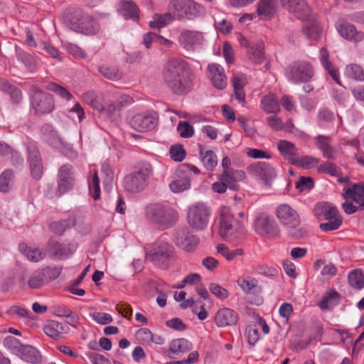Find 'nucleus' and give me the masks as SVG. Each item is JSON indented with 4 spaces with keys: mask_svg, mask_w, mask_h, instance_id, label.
I'll list each match as a JSON object with an SVG mask.
<instances>
[{
    "mask_svg": "<svg viewBox=\"0 0 364 364\" xmlns=\"http://www.w3.org/2000/svg\"><path fill=\"white\" fill-rule=\"evenodd\" d=\"M28 160L29 164L41 161L39 151L34 144L28 146Z\"/></svg>",
    "mask_w": 364,
    "mask_h": 364,
    "instance_id": "nucleus-64",
    "label": "nucleus"
},
{
    "mask_svg": "<svg viewBox=\"0 0 364 364\" xmlns=\"http://www.w3.org/2000/svg\"><path fill=\"white\" fill-rule=\"evenodd\" d=\"M132 102V98L129 95L116 92L112 95L111 99L104 109L112 115L119 112L124 105H129Z\"/></svg>",
    "mask_w": 364,
    "mask_h": 364,
    "instance_id": "nucleus-23",
    "label": "nucleus"
},
{
    "mask_svg": "<svg viewBox=\"0 0 364 364\" xmlns=\"http://www.w3.org/2000/svg\"><path fill=\"white\" fill-rule=\"evenodd\" d=\"M247 172L252 177L261 179L267 186L276 177L274 167L266 162H255L247 168Z\"/></svg>",
    "mask_w": 364,
    "mask_h": 364,
    "instance_id": "nucleus-10",
    "label": "nucleus"
},
{
    "mask_svg": "<svg viewBox=\"0 0 364 364\" xmlns=\"http://www.w3.org/2000/svg\"><path fill=\"white\" fill-rule=\"evenodd\" d=\"M263 50L264 46L262 43L251 44L247 51L250 60L255 64L262 63L264 59Z\"/></svg>",
    "mask_w": 364,
    "mask_h": 364,
    "instance_id": "nucleus-40",
    "label": "nucleus"
},
{
    "mask_svg": "<svg viewBox=\"0 0 364 364\" xmlns=\"http://www.w3.org/2000/svg\"><path fill=\"white\" fill-rule=\"evenodd\" d=\"M70 28L77 33L93 35L99 32L100 26L92 16L83 15L77 20L70 21Z\"/></svg>",
    "mask_w": 364,
    "mask_h": 364,
    "instance_id": "nucleus-17",
    "label": "nucleus"
},
{
    "mask_svg": "<svg viewBox=\"0 0 364 364\" xmlns=\"http://www.w3.org/2000/svg\"><path fill=\"white\" fill-rule=\"evenodd\" d=\"M175 240L176 245L186 252L193 251L199 243L197 237L182 230L176 232Z\"/></svg>",
    "mask_w": 364,
    "mask_h": 364,
    "instance_id": "nucleus-21",
    "label": "nucleus"
},
{
    "mask_svg": "<svg viewBox=\"0 0 364 364\" xmlns=\"http://www.w3.org/2000/svg\"><path fill=\"white\" fill-rule=\"evenodd\" d=\"M11 154L14 164H21L23 159L17 151H13L11 148L5 142L0 141V156Z\"/></svg>",
    "mask_w": 364,
    "mask_h": 364,
    "instance_id": "nucleus-53",
    "label": "nucleus"
},
{
    "mask_svg": "<svg viewBox=\"0 0 364 364\" xmlns=\"http://www.w3.org/2000/svg\"><path fill=\"white\" fill-rule=\"evenodd\" d=\"M48 88L50 90L55 92L59 97L66 100L67 101L70 100L72 98H73L72 94L68 90H67L65 87H62L61 85H58L56 83L50 84L48 85Z\"/></svg>",
    "mask_w": 364,
    "mask_h": 364,
    "instance_id": "nucleus-56",
    "label": "nucleus"
},
{
    "mask_svg": "<svg viewBox=\"0 0 364 364\" xmlns=\"http://www.w3.org/2000/svg\"><path fill=\"white\" fill-rule=\"evenodd\" d=\"M237 284L243 290L247 293L254 290L257 286V281L252 277H240L237 279Z\"/></svg>",
    "mask_w": 364,
    "mask_h": 364,
    "instance_id": "nucleus-54",
    "label": "nucleus"
},
{
    "mask_svg": "<svg viewBox=\"0 0 364 364\" xmlns=\"http://www.w3.org/2000/svg\"><path fill=\"white\" fill-rule=\"evenodd\" d=\"M192 349V344L186 338H177L171 341L169 343V353L173 355H179L183 354Z\"/></svg>",
    "mask_w": 364,
    "mask_h": 364,
    "instance_id": "nucleus-33",
    "label": "nucleus"
},
{
    "mask_svg": "<svg viewBox=\"0 0 364 364\" xmlns=\"http://www.w3.org/2000/svg\"><path fill=\"white\" fill-rule=\"evenodd\" d=\"M188 223L194 229L203 230L205 228V205L196 203L189 207Z\"/></svg>",
    "mask_w": 364,
    "mask_h": 364,
    "instance_id": "nucleus-19",
    "label": "nucleus"
},
{
    "mask_svg": "<svg viewBox=\"0 0 364 364\" xmlns=\"http://www.w3.org/2000/svg\"><path fill=\"white\" fill-rule=\"evenodd\" d=\"M202 276L198 273H191L183 278V283L193 287L201 299H205V289L202 285Z\"/></svg>",
    "mask_w": 364,
    "mask_h": 364,
    "instance_id": "nucleus-36",
    "label": "nucleus"
},
{
    "mask_svg": "<svg viewBox=\"0 0 364 364\" xmlns=\"http://www.w3.org/2000/svg\"><path fill=\"white\" fill-rule=\"evenodd\" d=\"M343 191L346 199L353 200L364 209V183H353L344 188Z\"/></svg>",
    "mask_w": 364,
    "mask_h": 364,
    "instance_id": "nucleus-24",
    "label": "nucleus"
},
{
    "mask_svg": "<svg viewBox=\"0 0 364 364\" xmlns=\"http://www.w3.org/2000/svg\"><path fill=\"white\" fill-rule=\"evenodd\" d=\"M173 19L174 16L169 12L164 14H156L153 20L149 22V27L159 29L169 24Z\"/></svg>",
    "mask_w": 364,
    "mask_h": 364,
    "instance_id": "nucleus-42",
    "label": "nucleus"
},
{
    "mask_svg": "<svg viewBox=\"0 0 364 364\" xmlns=\"http://www.w3.org/2000/svg\"><path fill=\"white\" fill-rule=\"evenodd\" d=\"M245 232V227L241 222L235 219L230 208L223 206L220 209V229L221 237L228 241L239 239Z\"/></svg>",
    "mask_w": 364,
    "mask_h": 364,
    "instance_id": "nucleus-3",
    "label": "nucleus"
},
{
    "mask_svg": "<svg viewBox=\"0 0 364 364\" xmlns=\"http://www.w3.org/2000/svg\"><path fill=\"white\" fill-rule=\"evenodd\" d=\"M315 214L319 220H326L319 227L323 232L336 230L340 228L343 218L337 208L331 203H319L315 205Z\"/></svg>",
    "mask_w": 364,
    "mask_h": 364,
    "instance_id": "nucleus-4",
    "label": "nucleus"
},
{
    "mask_svg": "<svg viewBox=\"0 0 364 364\" xmlns=\"http://www.w3.org/2000/svg\"><path fill=\"white\" fill-rule=\"evenodd\" d=\"M92 319L99 324L106 325L112 323V316L104 312H93L90 314Z\"/></svg>",
    "mask_w": 364,
    "mask_h": 364,
    "instance_id": "nucleus-61",
    "label": "nucleus"
},
{
    "mask_svg": "<svg viewBox=\"0 0 364 364\" xmlns=\"http://www.w3.org/2000/svg\"><path fill=\"white\" fill-rule=\"evenodd\" d=\"M121 12L127 18H132L133 19H138V8L136 5L132 1H127L122 4Z\"/></svg>",
    "mask_w": 364,
    "mask_h": 364,
    "instance_id": "nucleus-50",
    "label": "nucleus"
},
{
    "mask_svg": "<svg viewBox=\"0 0 364 364\" xmlns=\"http://www.w3.org/2000/svg\"><path fill=\"white\" fill-rule=\"evenodd\" d=\"M238 320L237 314L230 308L219 309L215 316V322L218 327L235 325Z\"/></svg>",
    "mask_w": 364,
    "mask_h": 364,
    "instance_id": "nucleus-22",
    "label": "nucleus"
},
{
    "mask_svg": "<svg viewBox=\"0 0 364 364\" xmlns=\"http://www.w3.org/2000/svg\"><path fill=\"white\" fill-rule=\"evenodd\" d=\"M276 11L275 0H259L257 12L261 19L271 17Z\"/></svg>",
    "mask_w": 364,
    "mask_h": 364,
    "instance_id": "nucleus-34",
    "label": "nucleus"
},
{
    "mask_svg": "<svg viewBox=\"0 0 364 364\" xmlns=\"http://www.w3.org/2000/svg\"><path fill=\"white\" fill-rule=\"evenodd\" d=\"M319 162V159L311 156H298L293 161V165L301 167L303 168H312Z\"/></svg>",
    "mask_w": 364,
    "mask_h": 364,
    "instance_id": "nucleus-44",
    "label": "nucleus"
},
{
    "mask_svg": "<svg viewBox=\"0 0 364 364\" xmlns=\"http://www.w3.org/2000/svg\"><path fill=\"white\" fill-rule=\"evenodd\" d=\"M174 255V247L164 240H157L146 250V257L160 268H167Z\"/></svg>",
    "mask_w": 364,
    "mask_h": 364,
    "instance_id": "nucleus-6",
    "label": "nucleus"
},
{
    "mask_svg": "<svg viewBox=\"0 0 364 364\" xmlns=\"http://www.w3.org/2000/svg\"><path fill=\"white\" fill-rule=\"evenodd\" d=\"M255 232L262 236H277L279 232V226L272 217L261 213L255 219L254 223Z\"/></svg>",
    "mask_w": 364,
    "mask_h": 364,
    "instance_id": "nucleus-11",
    "label": "nucleus"
},
{
    "mask_svg": "<svg viewBox=\"0 0 364 364\" xmlns=\"http://www.w3.org/2000/svg\"><path fill=\"white\" fill-rule=\"evenodd\" d=\"M98 70L103 77L109 80L117 81L120 80L122 76L119 69L114 66L102 65L99 67Z\"/></svg>",
    "mask_w": 364,
    "mask_h": 364,
    "instance_id": "nucleus-46",
    "label": "nucleus"
},
{
    "mask_svg": "<svg viewBox=\"0 0 364 364\" xmlns=\"http://www.w3.org/2000/svg\"><path fill=\"white\" fill-rule=\"evenodd\" d=\"M75 185L74 170L71 165L65 164L60 167L58 174V192L64 194Z\"/></svg>",
    "mask_w": 364,
    "mask_h": 364,
    "instance_id": "nucleus-16",
    "label": "nucleus"
},
{
    "mask_svg": "<svg viewBox=\"0 0 364 364\" xmlns=\"http://www.w3.org/2000/svg\"><path fill=\"white\" fill-rule=\"evenodd\" d=\"M191 177L188 169L185 164H182L176 170L173 179L169 183L170 190L174 193H179L191 188Z\"/></svg>",
    "mask_w": 364,
    "mask_h": 364,
    "instance_id": "nucleus-12",
    "label": "nucleus"
},
{
    "mask_svg": "<svg viewBox=\"0 0 364 364\" xmlns=\"http://www.w3.org/2000/svg\"><path fill=\"white\" fill-rule=\"evenodd\" d=\"M276 216L282 224L291 228H296L300 224L299 213L287 203H282L277 206Z\"/></svg>",
    "mask_w": 364,
    "mask_h": 364,
    "instance_id": "nucleus-15",
    "label": "nucleus"
},
{
    "mask_svg": "<svg viewBox=\"0 0 364 364\" xmlns=\"http://www.w3.org/2000/svg\"><path fill=\"white\" fill-rule=\"evenodd\" d=\"M174 18H191L199 12L200 6L193 0H173L170 4Z\"/></svg>",
    "mask_w": 364,
    "mask_h": 364,
    "instance_id": "nucleus-8",
    "label": "nucleus"
},
{
    "mask_svg": "<svg viewBox=\"0 0 364 364\" xmlns=\"http://www.w3.org/2000/svg\"><path fill=\"white\" fill-rule=\"evenodd\" d=\"M320 173H328L331 176H337L338 173V168L335 164L329 161H326L321 164L317 169Z\"/></svg>",
    "mask_w": 364,
    "mask_h": 364,
    "instance_id": "nucleus-63",
    "label": "nucleus"
},
{
    "mask_svg": "<svg viewBox=\"0 0 364 364\" xmlns=\"http://www.w3.org/2000/svg\"><path fill=\"white\" fill-rule=\"evenodd\" d=\"M171 158L175 161H181L186 156V151L181 145L176 144L171 147L169 151Z\"/></svg>",
    "mask_w": 364,
    "mask_h": 364,
    "instance_id": "nucleus-59",
    "label": "nucleus"
},
{
    "mask_svg": "<svg viewBox=\"0 0 364 364\" xmlns=\"http://www.w3.org/2000/svg\"><path fill=\"white\" fill-rule=\"evenodd\" d=\"M329 58V52L325 48H322L319 51V59L323 67L338 85H341L338 71L333 67Z\"/></svg>",
    "mask_w": 364,
    "mask_h": 364,
    "instance_id": "nucleus-29",
    "label": "nucleus"
},
{
    "mask_svg": "<svg viewBox=\"0 0 364 364\" xmlns=\"http://www.w3.org/2000/svg\"><path fill=\"white\" fill-rule=\"evenodd\" d=\"M69 331V328L58 321H50L43 327L44 333L55 339L60 338L63 333H67Z\"/></svg>",
    "mask_w": 364,
    "mask_h": 364,
    "instance_id": "nucleus-30",
    "label": "nucleus"
},
{
    "mask_svg": "<svg viewBox=\"0 0 364 364\" xmlns=\"http://www.w3.org/2000/svg\"><path fill=\"white\" fill-rule=\"evenodd\" d=\"M236 100L242 105L245 102L244 87L247 83V77L242 73H235L231 79Z\"/></svg>",
    "mask_w": 364,
    "mask_h": 364,
    "instance_id": "nucleus-26",
    "label": "nucleus"
},
{
    "mask_svg": "<svg viewBox=\"0 0 364 364\" xmlns=\"http://www.w3.org/2000/svg\"><path fill=\"white\" fill-rule=\"evenodd\" d=\"M145 218L157 228L166 230L178 222L179 214L173 208L161 203H153L146 207Z\"/></svg>",
    "mask_w": 364,
    "mask_h": 364,
    "instance_id": "nucleus-2",
    "label": "nucleus"
},
{
    "mask_svg": "<svg viewBox=\"0 0 364 364\" xmlns=\"http://www.w3.org/2000/svg\"><path fill=\"white\" fill-rule=\"evenodd\" d=\"M82 100L92 107L100 109H102V106L97 100V95L92 91H88L82 95Z\"/></svg>",
    "mask_w": 364,
    "mask_h": 364,
    "instance_id": "nucleus-57",
    "label": "nucleus"
},
{
    "mask_svg": "<svg viewBox=\"0 0 364 364\" xmlns=\"http://www.w3.org/2000/svg\"><path fill=\"white\" fill-rule=\"evenodd\" d=\"M304 32L309 39L316 41L321 35V29L314 21H308L304 27Z\"/></svg>",
    "mask_w": 364,
    "mask_h": 364,
    "instance_id": "nucleus-48",
    "label": "nucleus"
},
{
    "mask_svg": "<svg viewBox=\"0 0 364 364\" xmlns=\"http://www.w3.org/2000/svg\"><path fill=\"white\" fill-rule=\"evenodd\" d=\"M290 80L294 82H305L309 81L314 75L311 65L305 61L294 63L287 70Z\"/></svg>",
    "mask_w": 364,
    "mask_h": 364,
    "instance_id": "nucleus-9",
    "label": "nucleus"
},
{
    "mask_svg": "<svg viewBox=\"0 0 364 364\" xmlns=\"http://www.w3.org/2000/svg\"><path fill=\"white\" fill-rule=\"evenodd\" d=\"M166 87L173 94L188 92L193 84V75L188 64L180 58H172L164 65L161 73Z\"/></svg>",
    "mask_w": 364,
    "mask_h": 364,
    "instance_id": "nucleus-1",
    "label": "nucleus"
},
{
    "mask_svg": "<svg viewBox=\"0 0 364 364\" xmlns=\"http://www.w3.org/2000/svg\"><path fill=\"white\" fill-rule=\"evenodd\" d=\"M31 105L38 114H48L55 108L52 95L39 90H36L33 93Z\"/></svg>",
    "mask_w": 364,
    "mask_h": 364,
    "instance_id": "nucleus-13",
    "label": "nucleus"
},
{
    "mask_svg": "<svg viewBox=\"0 0 364 364\" xmlns=\"http://www.w3.org/2000/svg\"><path fill=\"white\" fill-rule=\"evenodd\" d=\"M339 299V294L334 290H330L323 296L318 303V306L322 310H331L338 304Z\"/></svg>",
    "mask_w": 364,
    "mask_h": 364,
    "instance_id": "nucleus-38",
    "label": "nucleus"
},
{
    "mask_svg": "<svg viewBox=\"0 0 364 364\" xmlns=\"http://www.w3.org/2000/svg\"><path fill=\"white\" fill-rule=\"evenodd\" d=\"M260 107L267 114H277L280 112V104L274 94L269 93L262 97Z\"/></svg>",
    "mask_w": 364,
    "mask_h": 364,
    "instance_id": "nucleus-28",
    "label": "nucleus"
},
{
    "mask_svg": "<svg viewBox=\"0 0 364 364\" xmlns=\"http://www.w3.org/2000/svg\"><path fill=\"white\" fill-rule=\"evenodd\" d=\"M89 191L92 198L95 200L100 198V179L96 171H95L92 179L89 182Z\"/></svg>",
    "mask_w": 364,
    "mask_h": 364,
    "instance_id": "nucleus-52",
    "label": "nucleus"
},
{
    "mask_svg": "<svg viewBox=\"0 0 364 364\" xmlns=\"http://www.w3.org/2000/svg\"><path fill=\"white\" fill-rule=\"evenodd\" d=\"M177 131L183 138H189L194 132L193 127L187 122H180L177 126Z\"/></svg>",
    "mask_w": 364,
    "mask_h": 364,
    "instance_id": "nucleus-58",
    "label": "nucleus"
},
{
    "mask_svg": "<svg viewBox=\"0 0 364 364\" xmlns=\"http://www.w3.org/2000/svg\"><path fill=\"white\" fill-rule=\"evenodd\" d=\"M62 268L59 267H47L41 269L46 283L58 278L61 273Z\"/></svg>",
    "mask_w": 364,
    "mask_h": 364,
    "instance_id": "nucleus-55",
    "label": "nucleus"
},
{
    "mask_svg": "<svg viewBox=\"0 0 364 364\" xmlns=\"http://www.w3.org/2000/svg\"><path fill=\"white\" fill-rule=\"evenodd\" d=\"M158 121V114L153 110L134 114L129 119L132 128L139 132L151 131L155 128Z\"/></svg>",
    "mask_w": 364,
    "mask_h": 364,
    "instance_id": "nucleus-7",
    "label": "nucleus"
},
{
    "mask_svg": "<svg viewBox=\"0 0 364 364\" xmlns=\"http://www.w3.org/2000/svg\"><path fill=\"white\" fill-rule=\"evenodd\" d=\"M18 352V356L26 362L35 363L39 360L38 352L31 346H21Z\"/></svg>",
    "mask_w": 364,
    "mask_h": 364,
    "instance_id": "nucleus-41",
    "label": "nucleus"
},
{
    "mask_svg": "<svg viewBox=\"0 0 364 364\" xmlns=\"http://www.w3.org/2000/svg\"><path fill=\"white\" fill-rule=\"evenodd\" d=\"M296 188L300 192L308 191L314 186V182L311 178L302 176L296 183Z\"/></svg>",
    "mask_w": 364,
    "mask_h": 364,
    "instance_id": "nucleus-60",
    "label": "nucleus"
},
{
    "mask_svg": "<svg viewBox=\"0 0 364 364\" xmlns=\"http://www.w3.org/2000/svg\"><path fill=\"white\" fill-rule=\"evenodd\" d=\"M217 252L224 257L228 261H232L236 257L243 255V250L237 248L230 250L225 245L220 244L217 246Z\"/></svg>",
    "mask_w": 364,
    "mask_h": 364,
    "instance_id": "nucleus-43",
    "label": "nucleus"
},
{
    "mask_svg": "<svg viewBox=\"0 0 364 364\" xmlns=\"http://www.w3.org/2000/svg\"><path fill=\"white\" fill-rule=\"evenodd\" d=\"M203 35L194 31H184L178 36V43L187 51H196L202 48Z\"/></svg>",
    "mask_w": 364,
    "mask_h": 364,
    "instance_id": "nucleus-18",
    "label": "nucleus"
},
{
    "mask_svg": "<svg viewBox=\"0 0 364 364\" xmlns=\"http://www.w3.org/2000/svg\"><path fill=\"white\" fill-rule=\"evenodd\" d=\"M19 251L31 262H38L43 259L46 255L38 248H32L25 243L18 246Z\"/></svg>",
    "mask_w": 364,
    "mask_h": 364,
    "instance_id": "nucleus-35",
    "label": "nucleus"
},
{
    "mask_svg": "<svg viewBox=\"0 0 364 364\" xmlns=\"http://www.w3.org/2000/svg\"><path fill=\"white\" fill-rule=\"evenodd\" d=\"M277 148L284 159L289 161L292 164L297 156V150L294 144L287 140H280L277 144Z\"/></svg>",
    "mask_w": 364,
    "mask_h": 364,
    "instance_id": "nucleus-32",
    "label": "nucleus"
},
{
    "mask_svg": "<svg viewBox=\"0 0 364 364\" xmlns=\"http://www.w3.org/2000/svg\"><path fill=\"white\" fill-rule=\"evenodd\" d=\"M282 6L295 18L306 21L311 14V8L306 0H280Z\"/></svg>",
    "mask_w": 364,
    "mask_h": 364,
    "instance_id": "nucleus-14",
    "label": "nucleus"
},
{
    "mask_svg": "<svg viewBox=\"0 0 364 364\" xmlns=\"http://www.w3.org/2000/svg\"><path fill=\"white\" fill-rule=\"evenodd\" d=\"M344 75L350 79L362 81L364 80V72L363 68L356 64H351L346 66Z\"/></svg>",
    "mask_w": 364,
    "mask_h": 364,
    "instance_id": "nucleus-47",
    "label": "nucleus"
},
{
    "mask_svg": "<svg viewBox=\"0 0 364 364\" xmlns=\"http://www.w3.org/2000/svg\"><path fill=\"white\" fill-rule=\"evenodd\" d=\"M348 282L353 288L361 289L364 287V276L360 269L351 271L348 274Z\"/></svg>",
    "mask_w": 364,
    "mask_h": 364,
    "instance_id": "nucleus-49",
    "label": "nucleus"
},
{
    "mask_svg": "<svg viewBox=\"0 0 364 364\" xmlns=\"http://www.w3.org/2000/svg\"><path fill=\"white\" fill-rule=\"evenodd\" d=\"M316 146L323 153V156L328 159H333V148L331 146V139L328 136L318 135L316 138Z\"/></svg>",
    "mask_w": 364,
    "mask_h": 364,
    "instance_id": "nucleus-39",
    "label": "nucleus"
},
{
    "mask_svg": "<svg viewBox=\"0 0 364 364\" xmlns=\"http://www.w3.org/2000/svg\"><path fill=\"white\" fill-rule=\"evenodd\" d=\"M180 306L182 309L191 307L192 309V311L198 315L200 320L205 319L204 304L202 302L200 299H196L194 298H190L186 300L184 299Z\"/></svg>",
    "mask_w": 364,
    "mask_h": 364,
    "instance_id": "nucleus-37",
    "label": "nucleus"
},
{
    "mask_svg": "<svg viewBox=\"0 0 364 364\" xmlns=\"http://www.w3.org/2000/svg\"><path fill=\"white\" fill-rule=\"evenodd\" d=\"M45 284H46V282L41 269L33 272L28 281V287L31 289H38Z\"/></svg>",
    "mask_w": 364,
    "mask_h": 364,
    "instance_id": "nucleus-51",
    "label": "nucleus"
},
{
    "mask_svg": "<svg viewBox=\"0 0 364 364\" xmlns=\"http://www.w3.org/2000/svg\"><path fill=\"white\" fill-rule=\"evenodd\" d=\"M337 31L340 35L348 40L355 43L361 41L364 38L363 32L357 31L355 26L348 23H341L336 26Z\"/></svg>",
    "mask_w": 364,
    "mask_h": 364,
    "instance_id": "nucleus-27",
    "label": "nucleus"
},
{
    "mask_svg": "<svg viewBox=\"0 0 364 364\" xmlns=\"http://www.w3.org/2000/svg\"><path fill=\"white\" fill-rule=\"evenodd\" d=\"M245 178L246 173L245 171L232 168L223 171L219 179L225 181L230 189L236 190L238 187V183L244 181Z\"/></svg>",
    "mask_w": 364,
    "mask_h": 364,
    "instance_id": "nucleus-25",
    "label": "nucleus"
},
{
    "mask_svg": "<svg viewBox=\"0 0 364 364\" xmlns=\"http://www.w3.org/2000/svg\"><path fill=\"white\" fill-rule=\"evenodd\" d=\"M153 168L151 164L143 162L139 164L137 171L127 175L124 179V187L129 192L136 193L142 191L148 184L152 175Z\"/></svg>",
    "mask_w": 364,
    "mask_h": 364,
    "instance_id": "nucleus-5",
    "label": "nucleus"
},
{
    "mask_svg": "<svg viewBox=\"0 0 364 364\" xmlns=\"http://www.w3.org/2000/svg\"><path fill=\"white\" fill-rule=\"evenodd\" d=\"M48 250L53 256L62 259L68 257L73 252L69 245L60 244L54 240L49 242Z\"/></svg>",
    "mask_w": 364,
    "mask_h": 364,
    "instance_id": "nucleus-31",
    "label": "nucleus"
},
{
    "mask_svg": "<svg viewBox=\"0 0 364 364\" xmlns=\"http://www.w3.org/2000/svg\"><path fill=\"white\" fill-rule=\"evenodd\" d=\"M14 173L11 170H5L0 175V191L7 193L10 191L14 183Z\"/></svg>",
    "mask_w": 364,
    "mask_h": 364,
    "instance_id": "nucleus-45",
    "label": "nucleus"
},
{
    "mask_svg": "<svg viewBox=\"0 0 364 364\" xmlns=\"http://www.w3.org/2000/svg\"><path fill=\"white\" fill-rule=\"evenodd\" d=\"M208 78L213 86L219 90L225 89L228 82L224 68L219 64L213 63L208 65Z\"/></svg>",
    "mask_w": 364,
    "mask_h": 364,
    "instance_id": "nucleus-20",
    "label": "nucleus"
},
{
    "mask_svg": "<svg viewBox=\"0 0 364 364\" xmlns=\"http://www.w3.org/2000/svg\"><path fill=\"white\" fill-rule=\"evenodd\" d=\"M209 289L213 294L220 300H224L228 297V290L217 284H210Z\"/></svg>",
    "mask_w": 364,
    "mask_h": 364,
    "instance_id": "nucleus-62",
    "label": "nucleus"
}]
</instances>
